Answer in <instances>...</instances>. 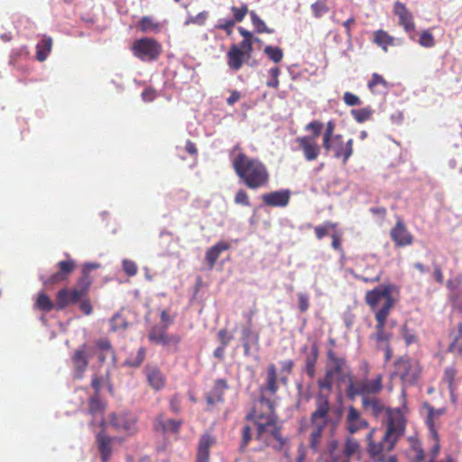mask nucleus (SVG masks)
<instances>
[{"instance_id": "f257e3e1", "label": "nucleus", "mask_w": 462, "mask_h": 462, "mask_svg": "<svg viewBox=\"0 0 462 462\" xmlns=\"http://www.w3.org/2000/svg\"><path fill=\"white\" fill-rule=\"evenodd\" d=\"M314 410L310 415L309 423L301 425L300 430L309 431V447L314 453H320L324 462H350V457L361 454L359 441L348 436L345 439L343 449L339 450L337 439H329L324 448L321 450V443L325 429L329 426H336L337 420L331 418L333 406L330 402L329 393L319 392L314 397Z\"/></svg>"}, {"instance_id": "f03ea898", "label": "nucleus", "mask_w": 462, "mask_h": 462, "mask_svg": "<svg viewBox=\"0 0 462 462\" xmlns=\"http://www.w3.org/2000/svg\"><path fill=\"white\" fill-rule=\"evenodd\" d=\"M229 156L234 171L246 188L257 189L269 184V170L259 158L248 156L239 144L234 146Z\"/></svg>"}, {"instance_id": "7ed1b4c3", "label": "nucleus", "mask_w": 462, "mask_h": 462, "mask_svg": "<svg viewBox=\"0 0 462 462\" xmlns=\"http://www.w3.org/2000/svg\"><path fill=\"white\" fill-rule=\"evenodd\" d=\"M100 264L88 263L83 265L81 275L76 282L74 288H63L56 294V310H62L70 304H78L89 294L93 278L90 273L97 269Z\"/></svg>"}, {"instance_id": "20e7f679", "label": "nucleus", "mask_w": 462, "mask_h": 462, "mask_svg": "<svg viewBox=\"0 0 462 462\" xmlns=\"http://www.w3.org/2000/svg\"><path fill=\"white\" fill-rule=\"evenodd\" d=\"M256 427V439L265 447H271L276 450H281L285 445V439L282 436V427L278 417H259L254 421Z\"/></svg>"}, {"instance_id": "39448f33", "label": "nucleus", "mask_w": 462, "mask_h": 462, "mask_svg": "<svg viewBox=\"0 0 462 462\" xmlns=\"http://www.w3.org/2000/svg\"><path fill=\"white\" fill-rule=\"evenodd\" d=\"M383 388V374H377L372 379L349 377L346 395L349 400H355L357 396H361L363 399L367 396L378 395Z\"/></svg>"}, {"instance_id": "423d86ee", "label": "nucleus", "mask_w": 462, "mask_h": 462, "mask_svg": "<svg viewBox=\"0 0 462 462\" xmlns=\"http://www.w3.org/2000/svg\"><path fill=\"white\" fill-rule=\"evenodd\" d=\"M365 301L374 315L382 310H385L386 315H390L394 306L392 286L381 285L374 290L367 291L365 296Z\"/></svg>"}, {"instance_id": "0eeeda50", "label": "nucleus", "mask_w": 462, "mask_h": 462, "mask_svg": "<svg viewBox=\"0 0 462 462\" xmlns=\"http://www.w3.org/2000/svg\"><path fill=\"white\" fill-rule=\"evenodd\" d=\"M420 373V363L408 356L399 357L394 363V374L400 378L405 386L414 384L418 381Z\"/></svg>"}, {"instance_id": "6e6552de", "label": "nucleus", "mask_w": 462, "mask_h": 462, "mask_svg": "<svg viewBox=\"0 0 462 462\" xmlns=\"http://www.w3.org/2000/svg\"><path fill=\"white\" fill-rule=\"evenodd\" d=\"M385 439H391V443H397L404 435L407 420L401 408L387 410Z\"/></svg>"}, {"instance_id": "1a4fd4ad", "label": "nucleus", "mask_w": 462, "mask_h": 462, "mask_svg": "<svg viewBox=\"0 0 462 462\" xmlns=\"http://www.w3.org/2000/svg\"><path fill=\"white\" fill-rule=\"evenodd\" d=\"M322 148L327 153L331 152L336 159H341L346 165L354 153V140L345 141L342 134H337L331 139L322 142Z\"/></svg>"}, {"instance_id": "9d476101", "label": "nucleus", "mask_w": 462, "mask_h": 462, "mask_svg": "<svg viewBox=\"0 0 462 462\" xmlns=\"http://www.w3.org/2000/svg\"><path fill=\"white\" fill-rule=\"evenodd\" d=\"M134 55L142 61L156 60L162 54V45L153 38L143 37L132 45Z\"/></svg>"}, {"instance_id": "9b49d317", "label": "nucleus", "mask_w": 462, "mask_h": 462, "mask_svg": "<svg viewBox=\"0 0 462 462\" xmlns=\"http://www.w3.org/2000/svg\"><path fill=\"white\" fill-rule=\"evenodd\" d=\"M376 432V429H372L365 437L367 443L366 451L370 458L374 462H383L387 452L392 451L397 443H391V439H385L383 434L382 439L376 442L374 439V435Z\"/></svg>"}, {"instance_id": "f8f14e48", "label": "nucleus", "mask_w": 462, "mask_h": 462, "mask_svg": "<svg viewBox=\"0 0 462 462\" xmlns=\"http://www.w3.org/2000/svg\"><path fill=\"white\" fill-rule=\"evenodd\" d=\"M262 416L278 417L275 413V403L271 399V396L259 393L258 398L254 402L252 410L245 416V420L254 422Z\"/></svg>"}, {"instance_id": "ddd939ff", "label": "nucleus", "mask_w": 462, "mask_h": 462, "mask_svg": "<svg viewBox=\"0 0 462 462\" xmlns=\"http://www.w3.org/2000/svg\"><path fill=\"white\" fill-rule=\"evenodd\" d=\"M58 271L49 277L41 276V281L46 288L59 284L69 280L70 274L75 271L77 264L73 259L60 261L57 263Z\"/></svg>"}, {"instance_id": "4468645a", "label": "nucleus", "mask_w": 462, "mask_h": 462, "mask_svg": "<svg viewBox=\"0 0 462 462\" xmlns=\"http://www.w3.org/2000/svg\"><path fill=\"white\" fill-rule=\"evenodd\" d=\"M88 347L86 344L77 348L71 356V363L73 366V378L80 380L84 377V374L88 369L89 358Z\"/></svg>"}, {"instance_id": "2eb2a0df", "label": "nucleus", "mask_w": 462, "mask_h": 462, "mask_svg": "<svg viewBox=\"0 0 462 462\" xmlns=\"http://www.w3.org/2000/svg\"><path fill=\"white\" fill-rule=\"evenodd\" d=\"M390 237L395 247H405L412 245L413 235L409 231L402 218H398L395 225L390 230Z\"/></svg>"}, {"instance_id": "dca6fc26", "label": "nucleus", "mask_w": 462, "mask_h": 462, "mask_svg": "<svg viewBox=\"0 0 462 462\" xmlns=\"http://www.w3.org/2000/svg\"><path fill=\"white\" fill-rule=\"evenodd\" d=\"M108 424L118 432L133 434L135 431L136 420L126 412H113L109 415Z\"/></svg>"}, {"instance_id": "f3484780", "label": "nucleus", "mask_w": 462, "mask_h": 462, "mask_svg": "<svg viewBox=\"0 0 462 462\" xmlns=\"http://www.w3.org/2000/svg\"><path fill=\"white\" fill-rule=\"evenodd\" d=\"M393 13L398 17L399 25L402 26L404 32L412 39L413 36L411 34L415 32L416 26L411 12L403 3L397 1L393 5Z\"/></svg>"}, {"instance_id": "a211bd4d", "label": "nucleus", "mask_w": 462, "mask_h": 462, "mask_svg": "<svg viewBox=\"0 0 462 462\" xmlns=\"http://www.w3.org/2000/svg\"><path fill=\"white\" fill-rule=\"evenodd\" d=\"M252 52L241 48L238 44H232L226 53L228 68L233 71H238L244 62L251 58Z\"/></svg>"}, {"instance_id": "6ab92c4d", "label": "nucleus", "mask_w": 462, "mask_h": 462, "mask_svg": "<svg viewBox=\"0 0 462 462\" xmlns=\"http://www.w3.org/2000/svg\"><path fill=\"white\" fill-rule=\"evenodd\" d=\"M389 315H386L385 310H382L374 316L376 322L375 331L371 335V338L375 340L376 347H381L384 343H389L393 337L392 332L386 330V321Z\"/></svg>"}, {"instance_id": "aec40b11", "label": "nucleus", "mask_w": 462, "mask_h": 462, "mask_svg": "<svg viewBox=\"0 0 462 462\" xmlns=\"http://www.w3.org/2000/svg\"><path fill=\"white\" fill-rule=\"evenodd\" d=\"M299 149L302 152L306 161L312 162L318 159L321 148L314 137L309 135L300 136L295 139Z\"/></svg>"}, {"instance_id": "412c9836", "label": "nucleus", "mask_w": 462, "mask_h": 462, "mask_svg": "<svg viewBox=\"0 0 462 462\" xmlns=\"http://www.w3.org/2000/svg\"><path fill=\"white\" fill-rule=\"evenodd\" d=\"M280 377H278L277 367L274 364H269L266 368L264 383L259 387V393L274 396L279 390Z\"/></svg>"}, {"instance_id": "4be33fe9", "label": "nucleus", "mask_w": 462, "mask_h": 462, "mask_svg": "<svg viewBox=\"0 0 462 462\" xmlns=\"http://www.w3.org/2000/svg\"><path fill=\"white\" fill-rule=\"evenodd\" d=\"M346 429L350 434H355L369 427L368 421L362 417L361 412L354 406H349L346 415Z\"/></svg>"}, {"instance_id": "5701e85b", "label": "nucleus", "mask_w": 462, "mask_h": 462, "mask_svg": "<svg viewBox=\"0 0 462 462\" xmlns=\"http://www.w3.org/2000/svg\"><path fill=\"white\" fill-rule=\"evenodd\" d=\"M148 384L152 389L158 392L166 385V376L162 370L155 365L148 364L143 368Z\"/></svg>"}, {"instance_id": "b1692460", "label": "nucleus", "mask_w": 462, "mask_h": 462, "mask_svg": "<svg viewBox=\"0 0 462 462\" xmlns=\"http://www.w3.org/2000/svg\"><path fill=\"white\" fill-rule=\"evenodd\" d=\"M114 440L115 438L108 436L104 429L97 433L96 443L102 462L109 461L113 452Z\"/></svg>"}, {"instance_id": "393cba45", "label": "nucleus", "mask_w": 462, "mask_h": 462, "mask_svg": "<svg viewBox=\"0 0 462 462\" xmlns=\"http://www.w3.org/2000/svg\"><path fill=\"white\" fill-rule=\"evenodd\" d=\"M363 410L368 413L373 415L375 418H379L383 414L387 413V408L382 399H380L377 395L367 396L363 398L361 401Z\"/></svg>"}, {"instance_id": "a878e982", "label": "nucleus", "mask_w": 462, "mask_h": 462, "mask_svg": "<svg viewBox=\"0 0 462 462\" xmlns=\"http://www.w3.org/2000/svg\"><path fill=\"white\" fill-rule=\"evenodd\" d=\"M182 424V420H165L164 414L160 413L153 421V428L156 431H161L162 433L171 432L177 434L180 432V429Z\"/></svg>"}, {"instance_id": "bb28decb", "label": "nucleus", "mask_w": 462, "mask_h": 462, "mask_svg": "<svg viewBox=\"0 0 462 462\" xmlns=\"http://www.w3.org/2000/svg\"><path fill=\"white\" fill-rule=\"evenodd\" d=\"M290 197L289 190H277L263 194L262 199L269 207H285L290 201Z\"/></svg>"}, {"instance_id": "cd10ccee", "label": "nucleus", "mask_w": 462, "mask_h": 462, "mask_svg": "<svg viewBox=\"0 0 462 462\" xmlns=\"http://www.w3.org/2000/svg\"><path fill=\"white\" fill-rule=\"evenodd\" d=\"M327 358L328 361V368L326 371L331 372L335 376H339L344 373L347 367L346 360L344 356H337L333 349L327 351Z\"/></svg>"}, {"instance_id": "c85d7f7f", "label": "nucleus", "mask_w": 462, "mask_h": 462, "mask_svg": "<svg viewBox=\"0 0 462 462\" xmlns=\"http://www.w3.org/2000/svg\"><path fill=\"white\" fill-rule=\"evenodd\" d=\"M228 388L227 382L225 379H217L211 389L210 393L206 396L208 404L214 405L216 402H224V393Z\"/></svg>"}, {"instance_id": "c756f323", "label": "nucleus", "mask_w": 462, "mask_h": 462, "mask_svg": "<svg viewBox=\"0 0 462 462\" xmlns=\"http://www.w3.org/2000/svg\"><path fill=\"white\" fill-rule=\"evenodd\" d=\"M106 410V403L101 401L100 396L94 394L88 400V413L90 414L94 419L100 418L99 425L104 428L106 422L103 418L104 411Z\"/></svg>"}, {"instance_id": "7c9ffc66", "label": "nucleus", "mask_w": 462, "mask_h": 462, "mask_svg": "<svg viewBox=\"0 0 462 462\" xmlns=\"http://www.w3.org/2000/svg\"><path fill=\"white\" fill-rule=\"evenodd\" d=\"M230 243L226 241H219L213 246L209 247L206 251L205 255V259L208 265V268L212 269L215 266L216 262L220 256L221 253H223L224 251H227L228 249H230Z\"/></svg>"}, {"instance_id": "2f4dec72", "label": "nucleus", "mask_w": 462, "mask_h": 462, "mask_svg": "<svg viewBox=\"0 0 462 462\" xmlns=\"http://www.w3.org/2000/svg\"><path fill=\"white\" fill-rule=\"evenodd\" d=\"M214 443V439L209 434H203L198 444L197 462H208L209 448Z\"/></svg>"}, {"instance_id": "473e14b6", "label": "nucleus", "mask_w": 462, "mask_h": 462, "mask_svg": "<svg viewBox=\"0 0 462 462\" xmlns=\"http://www.w3.org/2000/svg\"><path fill=\"white\" fill-rule=\"evenodd\" d=\"M137 29L143 33H158L162 29V24L156 21L153 17L146 15L143 16L136 24Z\"/></svg>"}, {"instance_id": "72a5a7b5", "label": "nucleus", "mask_w": 462, "mask_h": 462, "mask_svg": "<svg viewBox=\"0 0 462 462\" xmlns=\"http://www.w3.org/2000/svg\"><path fill=\"white\" fill-rule=\"evenodd\" d=\"M449 338L448 351L462 356V323H458L457 328L450 331Z\"/></svg>"}, {"instance_id": "f704fd0d", "label": "nucleus", "mask_w": 462, "mask_h": 462, "mask_svg": "<svg viewBox=\"0 0 462 462\" xmlns=\"http://www.w3.org/2000/svg\"><path fill=\"white\" fill-rule=\"evenodd\" d=\"M319 347L313 344L310 352L306 356L304 362V371L307 375L313 379L316 375V365L319 358Z\"/></svg>"}, {"instance_id": "c9c22d12", "label": "nucleus", "mask_w": 462, "mask_h": 462, "mask_svg": "<svg viewBox=\"0 0 462 462\" xmlns=\"http://www.w3.org/2000/svg\"><path fill=\"white\" fill-rule=\"evenodd\" d=\"M259 334L253 331L250 328H244L242 330V342L244 353L245 356L250 354L251 346H259Z\"/></svg>"}, {"instance_id": "e433bc0d", "label": "nucleus", "mask_w": 462, "mask_h": 462, "mask_svg": "<svg viewBox=\"0 0 462 462\" xmlns=\"http://www.w3.org/2000/svg\"><path fill=\"white\" fill-rule=\"evenodd\" d=\"M53 41L51 36L43 35L36 45V59L42 62L46 60L52 50Z\"/></svg>"}, {"instance_id": "4c0bfd02", "label": "nucleus", "mask_w": 462, "mask_h": 462, "mask_svg": "<svg viewBox=\"0 0 462 462\" xmlns=\"http://www.w3.org/2000/svg\"><path fill=\"white\" fill-rule=\"evenodd\" d=\"M408 440L410 443L409 454L411 462H422L425 458V453L420 441L416 437H410Z\"/></svg>"}, {"instance_id": "58836bf2", "label": "nucleus", "mask_w": 462, "mask_h": 462, "mask_svg": "<svg viewBox=\"0 0 462 462\" xmlns=\"http://www.w3.org/2000/svg\"><path fill=\"white\" fill-rule=\"evenodd\" d=\"M367 87L373 94H380L386 92L389 85L382 75L373 73L371 79L368 81Z\"/></svg>"}, {"instance_id": "ea45409f", "label": "nucleus", "mask_w": 462, "mask_h": 462, "mask_svg": "<svg viewBox=\"0 0 462 462\" xmlns=\"http://www.w3.org/2000/svg\"><path fill=\"white\" fill-rule=\"evenodd\" d=\"M374 42L386 51L389 46L393 45L394 38L387 32L380 29L374 33Z\"/></svg>"}, {"instance_id": "a19ab883", "label": "nucleus", "mask_w": 462, "mask_h": 462, "mask_svg": "<svg viewBox=\"0 0 462 462\" xmlns=\"http://www.w3.org/2000/svg\"><path fill=\"white\" fill-rule=\"evenodd\" d=\"M249 14H250L251 23L254 28V31L257 33L273 34L274 32V30L272 28H269L265 24L264 21L262 20L261 17L254 11H250Z\"/></svg>"}, {"instance_id": "79ce46f5", "label": "nucleus", "mask_w": 462, "mask_h": 462, "mask_svg": "<svg viewBox=\"0 0 462 462\" xmlns=\"http://www.w3.org/2000/svg\"><path fill=\"white\" fill-rule=\"evenodd\" d=\"M238 32L240 35L243 37V40L240 42L238 45H240L241 48L247 50V51H253L254 42H260V40L258 38H254L253 33L243 27H239Z\"/></svg>"}, {"instance_id": "37998d69", "label": "nucleus", "mask_w": 462, "mask_h": 462, "mask_svg": "<svg viewBox=\"0 0 462 462\" xmlns=\"http://www.w3.org/2000/svg\"><path fill=\"white\" fill-rule=\"evenodd\" d=\"M280 383H282V384H287L289 375L292 373L295 363L291 359H286L280 361Z\"/></svg>"}, {"instance_id": "c03bdc74", "label": "nucleus", "mask_w": 462, "mask_h": 462, "mask_svg": "<svg viewBox=\"0 0 462 462\" xmlns=\"http://www.w3.org/2000/svg\"><path fill=\"white\" fill-rule=\"evenodd\" d=\"M35 306H37V308L40 309L41 310L49 312L53 309L56 310V301L53 302L46 293L40 292L38 294Z\"/></svg>"}, {"instance_id": "a18cd8bd", "label": "nucleus", "mask_w": 462, "mask_h": 462, "mask_svg": "<svg viewBox=\"0 0 462 462\" xmlns=\"http://www.w3.org/2000/svg\"><path fill=\"white\" fill-rule=\"evenodd\" d=\"M444 412V409H435L433 407H429L428 409L427 425L436 439H438V433L435 430L434 420L441 416Z\"/></svg>"}, {"instance_id": "49530a36", "label": "nucleus", "mask_w": 462, "mask_h": 462, "mask_svg": "<svg viewBox=\"0 0 462 462\" xmlns=\"http://www.w3.org/2000/svg\"><path fill=\"white\" fill-rule=\"evenodd\" d=\"M145 356L146 350L144 347L141 346L134 356L132 355L124 361V365L128 367H139L144 361Z\"/></svg>"}, {"instance_id": "de8ad7c7", "label": "nucleus", "mask_w": 462, "mask_h": 462, "mask_svg": "<svg viewBox=\"0 0 462 462\" xmlns=\"http://www.w3.org/2000/svg\"><path fill=\"white\" fill-rule=\"evenodd\" d=\"M235 23H241L247 14H249L248 5L245 3H241L239 6L232 5L230 8Z\"/></svg>"}, {"instance_id": "09e8293b", "label": "nucleus", "mask_w": 462, "mask_h": 462, "mask_svg": "<svg viewBox=\"0 0 462 462\" xmlns=\"http://www.w3.org/2000/svg\"><path fill=\"white\" fill-rule=\"evenodd\" d=\"M337 226V223L326 221L322 225L314 227V233L317 239L321 240L323 237L328 235L330 230H335Z\"/></svg>"}, {"instance_id": "8fccbe9b", "label": "nucleus", "mask_w": 462, "mask_h": 462, "mask_svg": "<svg viewBox=\"0 0 462 462\" xmlns=\"http://www.w3.org/2000/svg\"><path fill=\"white\" fill-rule=\"evenodd\" d=\"M263 52L274 63H279L283 59V51L280 47L267 45L264 47Z\"/></svg>"}, {"instance_id": "3c124183", "label": "nucleus", "mask_w": 462, "mask_h": 462, "mask_svg": "<svg viewBox=\"0 0 462 462\" xmlns=\"http://www.w3.org/2000/svg\"><path fill=\"white\" fill-rule=\"evenodd\" d=\"M166 329L164 328L153 327L149 331L148 339L156 345H162L164 337L166 336Z\"/></svg>"}, {"instance_id": "603ef678", "label": "nucleus", "mask_w": 462, "mask_h": 462, "mask_svg": "<svg viewBox=\"0 0 462 462\" xmlns=\"http://www.w3.org/2000/svg\"><path fill=\"white\" fill-rule=\"evenodd\" d=\"M180 337L174 334H166L162 345L170 350L174 352L179 350V345L180 343Z\"/></svg>"}, {"instance_id": "864d4df0", "label": "nucleus", "mask_w": 462, "mask_h": 462, "mask_svg": "<svg viewBox=\"0 0 462 462\" xmlns=\"http://www.w3.org/2000/svg\"><path fill=\"white\" fill-rule=\"evenodd\" d=\"M373 110L370 107H363L360 109H353L351 115L358 123H364L370 119Z\"/></svg>"}, {"instance_id": "5fc2aeb1", "label": "nucleus", "mask_w": 462, "mask_h": 462, "mask_svg": "<svg viewBox=\"0 0 462 462\" xmlns=\"http://www.w3.org/2000/svg\"><path fill=\"white\" fill-rule=\"evenodd\" d=\"M456 375L457 370L452 366L447 367L444 371L442 380L445 383H447L451 394H453L454 392V382Z\"/></svg>"}, {"instance_id": "6e6d98bb", "label": "nucleus", "mask_w": 462, "mask_h": 462, "mask_svg": "<svg viewBox=\"0 0 462 462\" xmlns=\"http://www.w3.org/2000/svg\"><path fill=\"white\" fill-rule=\"evenodd\" d=\"M324 125L322 122L319 120H312L309 124L305 125V131L310 132L312 135H309L310 137H314L315 140L320 135Z\"/></svg>"}, {"instance_id": "4d7b16f0", "label": "nucleus", "mask_w": 462, "mask_h": 462, "mask_svg": "<svg viewBox=\"0 0 462 462\" xmlns=\"http://www.w3.org/2000/svg\"><path fill=\"white\" fill-rule=\"evenodd\" d=\"M313 15L316 18H320L325 14H327L329 10L326 0H319L315 2L310 6Z\"/></svg>"}, {"instance_id": "13d9d810", "label": "nucleus", "mask_w": 462, "mask_h": 462, "mask_svg": "<svg viewBox=\"0 0 462 462\" xmlns=\"http://www.w3.org/2000/svg\"><path fill=\"white\" fill-rule=\"evenodd\" d=\"M270 79L266 81V86L268 88H272L277 89L280 85L279 76L281 74V69L278 67H273L269 69Z\"/></svg>"}, {"instance_id": "bf43d9fd", "label": "nucleus", "mask_w": 462, "mask_h": 462, "mask_svg": "<svg viewBox=\"0 0 462 462\" xmlns=\"http://www.w3.org/2000/svg\"><path fill=\"white\" fill-rule=\"evenodd\" d=\"M127 327L126 320L120 314L114 315L110 319V330L116 332L119 329H125Z\"/></svg>"}, {"instance_id": "052dcab7", "label": "nucleus", "mask_w": 462, "mask_h": 462, "mask_svg": "<svg viewBox=\"0 0 462 462\" xmlns=\"http://www.w3.org/2000/svg\"><path fill=\"white\" fill-rule=\"evenodd\" d=\"M96 346L100 352L108 353L115 359V351L108 338L102 337L96 341Z\"/></svg>"}, {"instance_id": "680f3d73", "label": "nucleus", "mask_w": 462, "mask_h": 462, "mask_svg": "<svg viewBox=\"0 0 462 462\" xmlns=\"http://www.w3.org/2000/svg\"><path fill=\"white\" fill-rule=\"evenodd\" d=\"M208 17V11H202L199 13L195 16H189L184 22V25H189L190 23L198 24L199 26H203L206 23V21Z\"/></svg>"}, {"instance_id": "e2e57ef3", "label": "nucleus", "mask_w": 462, "mask_h": 462, "mask_svg": "<svg viewBox=\"0 0 462 462\" xmlns=\"http://www.w3.org/2000/svg\"><path fill=\"white\" fill-rule=\"evenodd\" d=\"M418 42L424 48H432L435 46L434 36L428 30H425L420 33Z\"/></svg>"}, {"instance_id": "0e129e2a", "label": "nucleus", "mask_w": 462, "mask_h": 462, "mask_svg": "<svg viewBox=\"0 0 462 462\" xmlns=\"http://www.w3.org/2000/svg\"><path fill=\"white\" fill-rule=\"evenodd\" d=\"M122 268L128 277L134 276L138 272V266L136 263L129 259H124L122 261Z\"/></svg>"}, {"instance_id": "69168bd1", "label": "nucleus", "mask_w": 462, "mask_h": 462, "mask_svg": "<svg viewBox=\"0 0 462 462\" xmlns=\"http://www.w3.org/2000/svg\"><path fill=\"white\" fill-rule=\"evenodd\" d=\"M335 375L331 372H325V376L322 379L318 380V386L320 390H327L328 393L332 389V378Z\"/></svg>"}, {"instance_id": "338daca9", "label": "nucleus", "mask_w": 462, "mask_h": 462, "mask_svg": "<svg viewBox=\"0 0 462 462\" xmlns=\"http://www.w3.org/2000/svg\"><path fill=\"white\" fill-rule=\"evenodd\" d=\"M181 399L180 393H175L169 401L170 410L175 414H179L181 411Z\"/></svg>"}, {"instance_id": "774afa93", "label": "nucleus", "mask_w": 462, "mask_h": 462, "mask_svg": "<svg viewBox=\"0 0 462 462\" xmlns=\"http://www.w3.org/2000/svg\"><path fill=\"white\" fill-rule=\"evenodd\" d=\"M343 101L348 106H356L362 104V101L358 96L348 91L344 93Z\"/></svg>"}]
</instances>
